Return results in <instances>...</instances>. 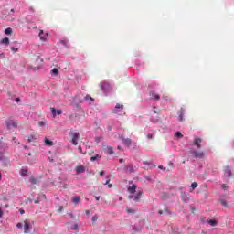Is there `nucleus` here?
<instances>
[{"label":"nucleus","mask_w":234,"mask_h":234,"mask_svg":"<svg viewBox=\"0 0 234 234\" xmlns=\"http://www.w3.org/2000/svg\"><path fill=\"white\" fill-rule=\"evenodd\" d=\"M189 154H191V156H193V158H199V159H202V158H204V156H206V153L202 150L197 151L194 149H190Z\"/></svg>","instance_id":"f257e3e1"},{"label":"nucleus","mask_w":234,"mask_h":234,"mask_svg":"<svg viewBox=\"0 0 234 234\" xmlns=\"http://www.w3.org/2000/svg\"><path fill=\"white\" fill-rule=\"evenodd\" d=\"M39 37L41 41H45L47 39V36H45V34L43 33V30H40Z\"/></svg>","instance_id":"412c9836"},{"label":"nucleus","mask_w":234,"mask_h":234,"mask_svg":"<svg viewBox=\"0 0 234 234\" xmlns=\"http://www.w3.org/2000/svg\"><path fill=\"white\" fill-rule=\"evenodd\" d=\"M181 200H182V202H185V204H187V202H189V194L186 193V192L182 193Z\"/></svg>","instance_id":"1a4fd4ad"},{"label":"nucleus","mask_w":234,"mask_h":234,"mask_svg":"<svg viewBox=\"0 0 234 234\" xmlns=\"http://www.w3.org/2000/svg\"><path fill=\"white\" fill-rule=\"evenodd\" d=\"M120 139L123 142L124 145H126V147H131V145H133V140H131L130 138H124L123 135L120 136Z\"/></svg>","instance_id":"39448f33"},{"label":"nucleus","mask_w":234,"mask_h":234,"mask_svg":"<svg viewBox=\"0 0 234 234\" xmlns=\"http://www.w3.org/2000/svg\"><path fill=\"white\" fill-rule=\"evenodd\" d=\"M15 101H16V103H19L20 99H19V98H16V99H15Z\"/></svg>","instance_id":"8fccbe9b"},{"label":"nucleus","mask_w":234,"mask_h":234,"mask_svg":"<svg viewBox=\"0 0 234 234\" xmlns=\"http://www.w3.org/2000/svg\"><path fill=\"white\" fill-rule=\"evenodd\" d=\"M207 222H208V224H210V226H217V220H215V219H210Z\"/></svg>","instance_id":"c85d7f7f"},{"label":"nucleus","mask_w":234,"mask_h":234,"mask_svg":"<svg viewBox=\"0 0 234 234\" xmlns=\"http://www.w3.org/2000/svg\"><path fill=\"white\" fill-rule=\"evenodd\" d=\"M30 231V223L27 220L24 221V233H28Z\"/></svg>","instance_id":"ddd939ff"},{"label":"nucleus","mask_w":234,"mask_h":234,"mask_svg":"<svg viewBox=\"0 0 234 234\" xmlns=\"http://www.w3.org/2000/svg\"><path fill=\"white\" fill-rule=\"evenodd\" d=\"M86 215H90V210H86Z\"/></svg>","instance_id":"864d4df0"},{"label":"nucleus","mask_w":234,"mask_h":234,"mask_svg":"<svg viewBox=\"0 0 234 234\" xmlns=\"http://www.w3.org/2000/svg\"><path fill=\"white\" fill-rule=\"evenodd\" d=\"M1 178H3V175H1V173H0V180H1Z\"/></svg>","instance_id":"69168bd1"},{"label":"nucleus","mask_w":234,"mask_h":234,"mask_svg":"<svg viewBox=\"0 0 234 234\" xmlns=\"http://www.w3.org/2000/svg\"><path fill=\"white\" fill-rule=\"evenodd\" d=\"M221 187H222V189H228V186H226V184H223L222 186H221Z\"/></svg>","instance_id":"79ce46f5"},{"label":"nucleus","mask_w":234,"mask_h":234,"mask_svg":"<svg viewBox=\"0 0 234 234\" xmlns=\"http://www.w3.org/2000/svg\"><path fill=\"white\" fill-rule=\"evenodd\" d=\"M3 217V209L0 208V218Z\"/></svg>","instance_id":"3c124183"},{"label":"nucleus","mask_w":234,"mask_h":234,"mask_svg":"<svg viewBox=\"0 0 234 234\" xmlns=\"http://www.w3.org/2000/svg\"><path fill=\"white\" fill-rule=\"evenodd\" d=\"M34 203L35 204H39V200H35Z\"/></svg>","instance_id":"bf43d9fd"},{"label":"nucleus","mask_w":234,"mask_h":234,"mask_svg":"<svg viewBox=\"0 0 234 234\" xmlns=\"http://www.w3.org/2000/svg\"><path fill=\"white\" fill-rule=\"evenodd\" d=\"M5 34H6V36H10V34H12V27H7L5 31Z\"/></svg>","instance_id":"a878e982"},{"label":"nucleus","mask_w":234,"mask_h":234,"mask_svg":"<svg viewBox=\"0 0 234 234\" xmlns=\"http://www.w3.org/2000/svg\"><path fill=\"white\" fill-rule=\"evenodd\" d=\"M176 136H177V138H182L183 135L181 132H176Z\"/></svg>","instance_id":"c9c22d12"},{"label":"nucleus","mask_w":234,"mask_h":234,"mask_svg":"<svg viewBox=\"0 0 234 234\" xmlns=\"http://www.w3.org/2000/svg\"><path fill=\"white\" fill-rule=\"evenodd\" d=\"M100 158H101V155L96 154L95 156L90 157V161L91 162H96V160H100Z\"/></svg>","instance_id":"b1692460"},{"label":"nucleus","mask_w":234,"mask_h":234,"mask_svg":"<svg viewBox=\"0 0 234 234\" xmlns=\"http://www.w3.org/2000/svg\"><path fill=\"white\" fill-rule=\"evenodd\" d=\"M37 61H41V59L40 58H37Z\"/></svg>","instance_id":"774afa93"},{"label":"nucleus","mask_w":234,"mask_h":234,"mask_svg":"<svg viewBox=\"0 0 234 234\" xmlns=\"http://www.w3.org/2000/svg\"><path fill=\"white\" fill-rule=\"evenodd\" d=\"M96 200H100V196L95 197Z\"/></svg>","instance_id":"6e6d98bb"},{"label":"nucleus","mask_w":234,"mask_h":234,"mask_svg":"<svg viewBox=\"0 0 234 234\" xmlns=\"http://www.w3.org/2000/svg\"><path fill=\"white\" fill-rule=\"evenodd\" d=\"M119 200L122 202V200H123V198L121 197H119Z\"/></svg>","instance_id":"e2e57ef3"},{"label":"nucleus","mask_w":234,"mask_h":234,"mask_svg":"<svg viewBox=\"0 0 234 234\" xmlns=\"http://www.w3.org/2000/svg\"><path fill=\"white\" fill-rule=\"evenodd\" d=\"M224 175H225V176H227L228 178H231L232 173H231V168H230L229 166H225V167H224Z\"/></svg>","instance_id":"6e6552de"},{"label":"nucleus","mask_w":234,"mask_h":234,"mask_svg":"<svg viewBox=\"0 0 234 234\" xmlns=\"http://www.w3.org/2000/svg\"><path fill=\"white\" fill-rule=\"evenodd\" d=\"M126 211H127V213H136V211H134L132 208H129V207H126Z\"/></svg>","instance_id":"72a5a7b5"},{"label":"nucleus","mask_w":234,"mask_h":234,"mask_svg":"<svg viewBox=\"0 0 234 234\" xmlns=\"http://www.w3.org/2000/svg\"><path fill=\"white\" fill-rule=\"evenodd\" d=\"M202 138H198V137H195L194 139V145H196L197 147V149H201L202 148Z\"/></svg>","instance_id":"0eeeda50"},{"label":"nucleus","mask_w":234,"mask_h":234,"mask_svg":"<svg viewBox=\"0 0 234 234\" xmlns=\"http://www.w3.org/2000/svg\"><path fill=\"white\" fill-rule=\"evenodd\" d=\"M122 111H123V104L117 103L115 108L113 109V112L115 114H120Z\"/></svg>","instance_id":"423d86ee"},{"label":"nucleus","mask_w":234,"mask_h":234,"mask_svg":"<svg viewBox=\"0 0 234 234\" xmlns=\"http://www.w3.org/2000/svg\"><path fill=\"white\" fill-rule=\"evenodd\" d=\"M91 220H92L93 222H96V220H98V217H97V216H93V217L91 218Z\"/></svg>","instance_id":"58836bf2"},{"label":"nucleus","mask_w":234,"mask_h":234,"mask_svg":"<svg viewBox=\"0 0 234 234\" xmlns=\"http://www.w3.org/2000/svg\"><path fill=\"white\" fill-rule=\"evenodd\" d=\"M50 111L54 117L56 116V114L58 115L63 114V111L61 110H56L55 108H50Z\"/></svg>","instance_id":"dca6fc26"},{"label":"nucleus","mask_w":234,"mask_h":234,"mask_svg":"<svg viewBox=\"0 0 234 234\" xmlns=\"http://www.w3.org/2000/svg\"><path fill=\"white\" fill-rule=\"evenodd\" d=\"M27 142H32V138L28 137Z\"/></svg>","instance_id":"052dcab7"},{"label":"nucleus","mask_w":234,"mask_h":234,"mask_svg":"<svg viewBox=\"0 0 234 234\" xmlns=\"http://www.w3.org/2000/svg\"><path fill=\"white\" fill-rule=\"evenodd\" d=\"M16 227L17 228H23V223H17Z\"/></svg>","instance_id":"c03bdc74"},{"label":"nucleus","mask_w":234,"mask_h":234,"mask_svg":"<svg viewBox=\"0 0 234 234\" xmlns=\"http://www.w3.org/2000/svg\"><path fill=\"white\" fill-rule=\"evenodd\" d=\"M103 175H105V171L100 172V176H103Z\"/></svg>","instance_id":"49530a36"},{"label":"nucleus","mask_w":234,"mask_h":234,"mask_svg":"<svg viewBox=\"0 0 234 234\" xmlns=\"http://www.w3.org/2000/svg\"><path fill=\"white\" fill-rule=\"evenodd\" d=\"M159 169H164V166H162V165H159Z\"/></svg>","instance_id":"0e129e2a"},{"label":"nucleus","mask_w":234,"mask_h":234,"mask_svg":"<svg viewBox=\"0 0 234 234\" xmlns=\"http://www.w3.org/2000/svg\"><path fill=\"white\" fill-rule=\"evenodd\" d=\"M63 210V207H60L59 211H62Z\"/></svg>","instance_id":"338daca9"},{"label":"nucleus","mask_w":234,"mask_h":234,"mask_svg":"<svg viewBox=\"0 0 234 234\" xmlns=\"http://www.w3.org/2000/svg\"><path fill=\"white\" fill-rule=\"evenodd\" d=\"M150 98L151 100H160V95L158 93L154 92V90L150 91Z\"/></svg>","instance_id":"9b49d317"},{"label":"nucleus","mask_w":234,"mask_h":234,"mask_svg":"<svg viewBox=\"0 0 234 234\" xmlns=\"http://www.w3.org/2000/svg\"><path fill=\"white\" fill-rule=\"evenodd\" d=\"M20 175H21V176H27V175H28V170L21 169L20 170Z\"/></svg>","instance_id":"393cba45"},{"label":"nucleus","mask_w":234,"mask_h":234,"mask_svg":"<svg viewBox=\"0 0 234 234\" xmlns=\"http://www.w3.org/2000/svg\"><path fill=\"white\" fill-rule=\"evenodd\" d=\"M108 187L109 188L112 187V184H108Z\"/></svg>","instance_id":"13d9d810"},{"label":"nucleus","mask_w":234,"mask_h":234,"mask_svg":"<svg viewBox=\"0 0 234 234\" xmlns=\"http://www.w3.org/2000/svg\"><path fill=\"white\" fill-rule=\"evenodd\" d=\"M53 76H58V69L57 68H54L52 70H51Z\"/></svg>","instance_id":"7c9ffc66"},{"label":"nucleus","mask_w":234,"mask_h":234,"mask_svg":"<svg viewBox=\"0 0 234 234\" xmlns=\"http://www.w3.org/2000/svg\"><path fill=\"white\" fill-rule=\"evenodd\" d=\"M109 182H111V176H107V181L104 183V186H108Z\"/></svg>","instance_id":"f704fd0d"},{"label":"nucleus","mask_w":234,"mask_h":234,"mask_svg":"<svg viewBox=\"0 0 234 234\" xmlns=\"http://www.w3.org/2000/svg\"><path fill=\"white\" fill-rule=\"evenodd\" d=\"M191 187L192 189H197V187H198V183L197 182L192 183Z\"/></svg>","instance_id":"c756f323"},{"label":"nucleus","mask_w":234,"mask_h":234,"mask_svg":"<svg viewBox=\"0 0 234 234\" xmlns=\"http://www.w3.org/2000/svg\"><path fill=\"white\" fill-rule=\"evenodd\" d=\"M7 127L9 129H12V127H14L16 129V128H17V122H14V121H9L7 122Z\"/></svg>","instance_id":"a211bd4d"},{"label":"nucleus","mask_w":234,"mask_h":234,"mask_svg":"<svg viewBox=\"0 0 234 234\" xmlns=\"http://www.w3.org/2000/svg\"><path fill=\"white\" fill-rule=\"evenodd\" d=\"M142 195H144V192L139 191L135 196L130 195L128 196V198L130 200H134V202H140V198L142 197Z\"/></svg>","instance_id":"20e7f679"},{"label":"nucleus","mask_w":234,"mask_h":234,"mask_svg":"<svg viewBox=\"0 0 234 234\" xmlns=\"http://www.w3.org/2000/svg\"><path fill=\"white\" fill-rule=\"evenodd\" d=\"M158 120H160V116L158 115V112L156 111V108L154 107V110L151 113V122H153L154 123H156Z\"/></svg>","instance_id":"7ed1b4c3"},{"label":"nucleus","mask_w":234,"mask_h":234,"mask_svg":"<svg viewBox=\"0 0 234 234\" xmlns=\"http://www.w3.org/2000/svg\"><path fill=\"white\" fill-rule=\"evenodd\" d=\"M79 151L80 153H83V149L81 148V146H79Z\"/></svg>","instance_id":"09e8293b"},{"label":"nucleus","mask_w":234,"mask_h":234,"mask_svg":"<svg viewBox=\"0 0 234 234\" xmlns=\"http://www.w3.org/2000/svg\"><path fill=\"white\" fill-rule=\"evenodd\" d=\"M136 189H138V186L136 185H132V186L128 187V193L134 195V193H136Z\"/></svg>","instance_id":"2eb2a0df"},{"label":"nucleus","mask_w":234,"mask_h":234,"mask_svg":"<svg viewBox=\"0 0 234 234\" xmlns=\"http://www.w3.org/2000/svg\"><path fill=\"white\" fill-rule=\"evenodd\" d=\"M117 149H118L119 151H123V149H122V146H117Z\"/></svg>","instance_id":"603ef678"},{"label":"nucleus","mask_w":234,"mask_h":234,"mask_svg":"<svg viewBox=\"0 0 234 234\" xmlns=\"http://www.w3.org/2000/svg\"><path fill=\"white\" fill-rule=\"evenodd\" d=\"M0 58H2V59H5V53H0Z\"/></svg>","instance_id":"37998d69"},{"label":"nucleus","mask_w":234,"mask_h":234,"mask_svg":"<svg viewBox=\"0 0 234 234\" xmlns=\"http://www.w3.org/2000/svg\"><path fill=\"white\" fill-rule=\"evenodd\" d=\"M73 204H78L79 202H81V197L80 196H76L72 198Z\"/></svg>","instance_id":"aec40b11"},{"label":"nucleus","mask_w":234,"mask_h":234,"mask_svg":"<svg viewBox=\"0 0 234 234\" xmlns=\"http://www.w3.org/2000/svg\"><path fill=\"white\" fill-rule=\"evenodd\" d=\"M2 45H10V39L8 37H5L1 40Z\"/></svg>","instance_id":"5701e85b"},{"label":"nucleus","mask_w":234,"mask_h":234,"mask_svg":"<svg viewBox=\"0 0 234 234\" xmlns=\"http://www.w3.org/2000/svg\"><path fill=\"white\" fill-rule=\"evenodd\" d=\"M61 43H62V45H67V41H65V40H62Z\"/></svg>","instance_id":"5fc2aeb1"},{"label":"nucleus","mask_w":234,"mask_h":234,"mask_svg":"<svg viewBox=\"0 0 234 234\" xmlns=\"http://www.w3.org/2000/svg\"><path fill=\"white\" fill-rule=\"evenodd\" d=\"M109 131H112V126L108 127Z\"/></svg>","instance_id":"680f3d73"},{"label":"nucleus","mask_w":234,"mask_h":234,"mask_svg":"<svg viewBox=\"0 0 234 234\" xmlns=\"http://www.w3.org/2000/svg\"><path fill=\"white\" fill-rule=\"evenodd\" d=\"M77 175H81V173H85V166L79 165L75 167Z\"/></svg>","instance_id":"f8f14e48"},{"label":"nucleus","mask_w":234,"mask_h":234,"mask_svg":"<svg viewBox=\"0 0 234 234\" xmlns=\"http://www.w3.org/2000/svg\"><path fill=\"white\" fill-rule=\"evenodd\" d=\"M147 138H149V139L153 138V134L148 133V134H147Z\"/></svg>","instance_id":"a18cd8bd"},{"label":"nucleus","mask_w":234,"mask_h":234,"mask_svg":"<svg viewBox=\"0 0 234 234\" xmlns=\"http://www.w3.org/2000/svg\"><path fill=\"white\" fill-rule=\"evenodd\" d=\"M126 171L128 173H133V171H134V168H133V165L129 164L126 165Z\"/></svg>","instance_id":"4be33fe9"},{"label":"nucleus","mask_w":234,"mask_h":234,"mask_svg":"<svg viewBox=\"0 0 234 234\" xmlns=\"http://www.w3.org/2000/svg\"><path fill=\"white\" fill-rule=\"evenodd\" d=\"M38 125H39V127H44L45 126V121H40L38 122Z\"/></svg>","instance_id":"e433bc0d"},{"label":"nucleus","mask_w":234,"mask_h":234,"mask_svg":"<svg viewBox=\"0 0 234 234\" xmlns=\"http://www.w3.org/2000/svg\"><path fill=\"white\" fill-rule=\"evenodd\" d=\"M20 215H25V210L24 209H20Z\"/></svg>","instance_id":"de8ad7c7"},{"label":"nucleus","mask_w":234,"mask_h":234,"mask_svg":"<svg viewBox=\"0 0 234 234\" xmlns=\"http://www.w3.org/2000/svg\"><path fill=\"white\" fill-rule=\"evenodd\" d=\"M29 182H30V184H33V185L37 184V180L35 179V177H30V178H29Z\"/></svg>","instance_id":"cd10ccee"},{"label":"nucleus","mask_w":234,"mask_h":234,"mask_svg":"<svg viewBox=\"0 0 234 234\" xmlns=\"http://www.w3.org/2000/svg\"><path fill=\"white\" fill-rule=\"evenodd\" d=\"M219 202H220L221 206H223V207H228V202H226L223 199H219Z\"/></svg>","instance_id":"bb28decb"},{"label":"nucleus","mask_w":234,"mask_h":234,"mask_svg":"<svg viewBox=\"0 0 234 234\" xmlns=\"http://www.w3.org/2000/svg\"><path fill=\"white\" fill-rule=\"evenodd\" d=\"M69 136L71 138L72 144L78 145V141L80 140V133L70 130Z\"/></svg>","instance_id":"f03ea898"},{"label":"nucleus","mask_w":234,"mask_h":234,"mask_svg":"<svg viewBox=\"0 0 234 234\" xmlns=\"http://www.w3.org/2000/svg\"><path fill=\"white\" fill-rule=\"evenodd\" d=\"M1 160H5V155L2 153H0V162Z\"/></svg>","instance_id":"ea45409f"},{"label":"nucleus","mask_w":234,"mask_h":234,"mask_svg":"<svg viewBox=\"0 0 234 234\" xmlns=\"http://www.w3.org/2000/svg\"><path fill=\"white\" fill-rule=\"evenodd\" d=\"M85 100H90L91 101H94V99L92 97H90V95H87L85 97Z\"/></svg>","instance_id":"4c0bfd02"},{"label":"nucleus","mask_w":234,"mask_h":234,"mask_svg":"<svg viewBox=\"0 0 234 234\" xmlns=\"http://www.w3.org/2000/svg\"><path fill=\"white\" fill-rule=\"evenodd\" d=\"M158 215H171V210H169V207H165L164 210H159Z\"/></svg>","instance_id":"9d476101"},{"label":"nucleus","mask_w":234,"mask_h":234,"mask_svg":"<svg viewBox=\"0 0 234 234\" xmlns=\"http://www.w3.org/2000/svg\"><path fill=\"white\" fill-rule=\"evenodd\" d=\"M44 144L45 145H48V147H52L54 145V142L50 141L48 138H44Z\"/></svg>","instance_id":"f3484780"},{"label":"nucleus","mask_w":234,"mask_h":234,"mask_svg":"<svg viewBox=\"0 0 234 234\" xmlns=\"http://www.w3.org/2000/svg\"><path fill=\"white\" fill-rule=\"evenodd\" d=\"M106 154H114V150L112 149V146H107L105 148Z\"/></svg>","instance_id":"6ab92c4d"},{"label":"nucleus","mask_w":234,"mask_h":234,"mask_svg":"<svg viewBox=\"0 0 234 234\" xmlns=\"http://www.w3.org/2000/svg\"><path fill=\"white\" fill-rule=\"evenodd\" d=\"M144 169H151L152 167H156V165H153L151 162L144 161Z\"/></svg>","instance_id":"4468645a"},{"label":"nucleus","mask_w":234,"mask_h":234,"mask_svg":"<svg viewBox=\"0 0 234 234\" xmlns=\"http://www.w3.org/2000/svg\"><path fill=\"white\" fill-rule=\"evenodd\" d=\"M120 164H123V159L119 160Z\"/></svg>","instance_id":"4d7b16f0"},{"label":"nucleus","mask_w":234,"mask_h":234,"mask_svg":"<svg viewBox=\"0 0 234 234\" xmlns=\"http://www.w3.org/2000/svg\"><path fill=\"white\" fill-rule=\"evenodd\" d=\"M179 122H184V112H180L179 114Z\"/></svg>","instance_id":"2f4dec72"},{"label":"nucleus","mask_w":234,"mask_h":234,"mask_svg":"<svg viewBox=\"0 0 234 234\" xmlns=\"http://www.w3.org/2000/svg\"><path fill=\"white\" fill-rule=\"evenodd\" d=\"M11 50H12L13 52H17V50H19V49L16 48H11Z\"/></svg>","instance_id":"a19ab883"},{"label":"nucleus","mask_w":234,"mask_h":234,"mask_svg":"<svg viewBox=\"0 0 234 234\" xmlns=\"http://www.w3.org/2000/svg\"><path fill=\"white\" fill-rule=\"evenodd\" d=\"M71 229H73V231H78V224L72 225Z\"/></svg>","instance_id":"473e14b6"}]
</instances>
